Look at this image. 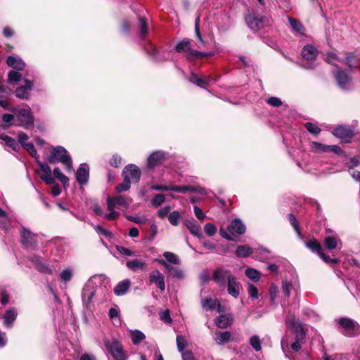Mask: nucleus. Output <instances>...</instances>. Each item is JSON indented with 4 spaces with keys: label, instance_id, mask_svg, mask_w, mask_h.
<instances>
[{
    "label": "nucleus",
    "instance_id": "28",
    "mask_svg": "<svg viewBox=\"0 0 360 360\" xmlns=\"http://www.w3.org/2000/svg\"><path fill=\"white\" fill-rule=\"evenodd\" d=\"M131 286V281L129 279H124L120 283L114 288V292L117 296L124 295Z\"/></svg>",
    "mask_w": 360,
    "mask_h": 360
},
{
    "label": "nucleus",
    "instance_id": "6",
    "mask_svg": "<svg viewBox=\"0 0 360 360\" xmlns=\"http://www.w3.org/2000/svg\"><path fill=\"white\" fill-rule=\"evenodd\" d=\"M286 325L292 330L295 336V340L304 342L306 331L302 322L297 321L293 315L289 314L285 321Z\"/></svg>",
    "mask_w": 360,
    "mask_h": 360
},
{
    "label": "nucleus",
    "instance_id": "27",
    "mask_svg": "<svg viewBox=\"0 0 360 360\" xmlns=\"http://www.w3.org/2000/svg\"><path fill=\"white\" fill-rule=\"evenodd\" d=\"M324 245L328 250H333L341 245V240L337 236H328L324 238Z\"/></svg>",
    "mask_w": 360,
    "mask_h": 360
},
{
    "label": "nucleus",
    "instance_id": "45",
    "mask_svg": "<svg viewBox=\"0 0 360 360\" xmlns=\"http://www.w3.org/2000/svg\"><path fill=\"white\" fill-rule=\"evenodd\" d=\"M53 174L64 186L68 184V177L63 174L58 167L54 168Z\"/></svg>",
    "mask_w": 360,
    "mask_h": 360
},
{
    "label": "nucleus",
    "instance_id": "5",
    "mask_svg": "<svg viewBox=\"0 0 360 360\" xmlns=\"http://www.w3.org/2000/svg\"><path fill=\"white\" fill-rule=\"evenodd\" d=\"M245 224L240 219H235L228 226V231L221 228L219 232L221 237L228 240L233 241L236 236L243 234L245 232Z\"/></svg>",
    "mask_w": 360,
    "mask_h": 360
},
{
    "label": "nucleus",
    "instance_id": "31",
    "mask_svg": "<svg viewBox=\"0 0 360 360\" xmlns=\"http://www.w3.org/2000/svg\"><path fill=\"white\" fill-rule=\"evenodd\" d=\"M231 339V333L229 331H219L215 333L214 340L219 345H224L228 343Z\"/></svg>",
    "mask_w": 360,
    "mask_h": 360
},
{
    "label": "nucleus",
    "instance_id": "17",
    "mask_svg": "<svg viewBox=\"0 0 360 360\" xmlns=\"http://www.w3.org/2000/svg\"><path fill=\"white\" fill-rule=\"evenodd\" d=\"M157 262L163 266L168 271V273L174 278L182 279L184 277V273L181 269L178 266H172L168 264L165 260L160 259Z\"/></svg>",
    "mask_w": 360,
    "mask_h": 360
},
{
    "label": "nucleus",
    "instance_id": "10",
    "mask_svg": "<svg viewBox=\"0 0 360 360\" xmlns=\"http://www.w3.org/2000/svg\"><path fill=\"white\" fill-rule=\"evenodd\" d=\"M122 176L124 179L129 180L131 183H137L141 178V171L137 166L129 165L124 168Z\"/></svg>",
    "mask_w": 360,
    "mask_h": 360
},
{
    "label": "nucleus",
    "instance_id": "41",
    "mask_svg": "<svg viewBox=\"0 0 360 360\" xmlns=\"http://www.w3.org/2000/svg\"><path fill=\"white\" fill-rule=\"evenodd\" d=\"M2 120L4 122V129H6L11 125H15V115L6 113L2 115Z\"/></svg>",
    "mask_w": 360,
    "mask_h": 360
},
{
    "label": "nucleus",
    "instance_id": "16",
    "mask_svg": "<svg viewBox=\"0 0 360 360\" xmlns=\"http://www.w3.org/2000/svg\"><path fill=\"white\" fill-rule=\"evenodd\" d=\"M149 281L150 283L155 284L160 291H165V276L159 270H153L150 273Z\"/></svg>",
    "mask_w": 360,
    "mask_h": 360
},
{
    "label": "nucleus",
    "instance_id": "39",
    "mask_svg": "<svg viewBox=\"0 0 360 360\" xmlns=\"http://www.w3.org/2000/svg\"><path fill=\"white\" fill-rule=\"evenodd\" d=\"M163 257L165 259V260L169 264H173L178 265L181 263L180 258L172 252H165L163 253Z\"/></svg>",
    "mask_w": 360,
    "mask_h": 360
},
{
    "label": "nucleus",
    "instance_id": "52",
    "mask_svg": "<svg viewBox=\"0 0 360 360\" xmlns=\"http://www.w3.org/2000/svg\"><path fill=\"white\" fill-rule=\"evenodd\" d=\"M288 219L290 223L291 224V225L293 226L295 231L297 232V235L299 236H301V232L299 229V225H298L297 221L295 215L292 214H288Z\"/></svg>",
    "mask_w": 360,
    "mask_h": 360
},
{
    "label": "nucleus",
    "instance_id": "48",
    "mask_svg": "<svg viewBox=\"0 0 360 360\" xmlns=\"http://www.w3.org/2000/svg\"><path fill=\"white\" fill-rule=\"evenodd\" d=\"M180 218V213L176 210L170 212L168 216V220L169 223L173 226L179 225Z\"/></svg>",
    "mask_w": 360,
    "mask_h": 360
},
{
    "label": "nucleus",
    "instance_id": "43",
    "mask_svg": "<svg viewBox=\"0 0 360 360\" xmlns=\"http://www.w3.org/2000/svg\"><path fill=\"white\" fill-rule=\"evenodd\" d=\"M245 273L248 278L254 281H259L261 276L260 272L253 268H247Z\"/></svg>",
    "mask_w": 360,
    "mask_h": 360
},
{
    "label": "nucleus",
    "instance_id": "61",
    "mask_svg": "<svg viewBox=\"0 0 360 360\" xmlns=\"http://www.w3.org/2000/svg\"><path fill=\"white\" fill-rule=\"evenodd\" d=\"M160 318L162 321H165L167 323H170L172 322V319L170 317L169 310H165L160 312Z\"/></svg>",
    "mask_w": 360,
    "mask_h": 360
},
{
    "label": "nucleus",
    "instance_id": "54",
    "mask_svg": "<svg viewBox=\"0 0 360 360\" xmlns=\"http://www.w3.org/2000/svg\"><path fill=\"white\" fill-rule=\"evenodd\" d=\"M304 127L309 132L315 135L319 134L321 131L320 128L317 127L316 124L311 122H307Z\"/></svg>",
    "mask_w": 360,
    "mask_h": 360
},
{
    "label": "nucleus",
    "instance_id": "8",
    "mask_svg": "<svg viewBox=\"0 0 360 360\" xmlns=\"http://www.w3.org/2000/svg\"><path fill=\"white\" fill-rule=\"evenodd\" d=\"M233 276L229 270L219 268L214 271L212 279L219 288H225L226 283Z\"/></svg>",
    "mask_w": 360,
    "mask_h": 360
},
{
    "label": "nucleus",
    "instance_id": "4",
    "mask_svg": "<svg viewBox=\"0 0 360 360\" xmlns=\"http://www.w3.org/2000/svg\"><path fill=\"white\" fill-rule=\"evenodd\" d=\"M326 61L332 65H336V62L345 64L351 70L360 67V56L353 53H349L345 59H340L335 53L329 52L327 55Z\"/></svg>",
    "mask_w": 360,
    "mask_h": 360
},
{
    "label": "nucleus",
    "instance_id": "18",
    "mask_svg": "<svg viewBox=\"0 0 360 360\" xmlns=\"http://www.w3.org/2000/svg\"><path fill=\"white\" fill-rule=\"evenodd\" d=\"M228 293L234 298H237L240 295L241 284L236 281L235 276L231 277V279L226 283Z\"/></svg>",
    "mask_w": 360,
    "mask_h": 360
},
{
    "label": "nucleus",
    "instance_id": "60",
    "mask_svg": "<svg viewBox=\"0 0 360 360\" xmlns=\"http://www.w3.org/2000/svg\"><path fill=\"white\" fill-rule=\"evenodd\" d=\"M122 158L118 155H113L110 160V164L114 167H118L121 165Z\"/></svg>",
    "mask_w": 360,
    "mask_h": 360
},
{
    "label": "nucleus",
    "instance_id": "59",
    "mask_svg": "<svg viewBox=\"0 0 360 360\" xmlns=\"http://www.w3.org/2000/svg\"><path fill=\"white\" fill-rule=\"evenodd\" d=\"M267 103L274 107H279L282 105V101L279 98L270 97L266 101Z\"/></svg>",
    "mask_w": 360,
    "mask_h": 360
},
{
    "label": "nucleus",
    "instance_id": "12",
    "mask_svg": "<svg viewBox=\"0 0 360 360\" xmlns=\"http://www.w3.org/2000/svg\"><path fill=\"white\" fill-rule=\"evenodd\" d=\"M245 21L251 30L256 31L265 25L267 19L266 17H257L254 14H249L246 16Z\"/></svg>",
    "mask_w": 360,
    "mask_h": 360
},
{
    "label": "nucleus",
    "instance_id": "2",
    "mask_svg": "<svg viewBox=\"0 0 360 360\" xmlns=\"http://www.w3.org/2000/svg\"><path fill=\"white\" fill-rule=\"evenodd\" d=\"M47 160L51 164L56 162H61L65 167L68 172H71L73 170L72 158L68 150L63 146L53 148Z\"/></svg>",
    "mask_w": 360,
    "mask_h": 360
},
{
    "label": "nucleus",
    "instance_id": "13",
    "mask_svg": "<svg viewBox=\"0 0 360 360\" xmlns=\"http://www.w3.org/2000/svg\"><path fill=\"white\" fill-rule=\"evenodd\" d=\"M334 77L340 88L348 90L352 86V79L344 70H340L335 72Z\"/></svg>",
    "mask_w": 360,
    "mask_h": 360
},
{
    "label": "nucleus",
    "instance_id": "44",
    "mask_svg": "<svg viewBox=\"0 0 360 360\" xmlns=\"http://www.w3.org/2000/svg\"><path fill=\"white\" fill-rule=\"evenodd\" d=\"M250 345L256 352H259L262 349L261 340L257 335H252L250 338Z\"/></svg>",
    "mask_w": 360,
    "mask_h": 360
},
{
    "label": "nucleus",
    "instance_id": "32",
    "mask_svg": "<svg viewBox=\"0 0 360 360\" xmlns=\"http://www.w3.org/2000/svg\"><path fill=\"white\" fill-rule=\"evenodd\" d=\"M0 139L4 141L6 145L15 151H18L20 148V146L16 140L5 134H0Z\"/></svg>",
    "mask_w": 360,
    "mask_h": 360
},
{
    "label": "nucleus",
    "instance_id": "58",
    "mask_svg": "<svg viewBox=\"0 0 360 360\" xmlns=\"http://www.w3.org/2000/svg\"><path fill=\"white\" fill-rule=\"evenodd\" d=\"M171 207L169 205L165 206L160 209L158 212V217L164 219L169 213H170Z\"/></svg>",
    "mask_w": 360,
    "mask_h": 360
},
{
    "label": "nucleus",
    "instance_id": "24",
    "mask_svg": "<svg viewBox=\"0 0 360 360\" xmlns=\"http://www.w3.org/2000/svg\"><path fill=\"white\" fill-rule=\"evenodd\" d=\"M30 259L32 262L35 264L37 269L40 271L46 274L52 273V269L43 262V259L40 257L34 255L32 256Z\"/></svg>",
    "mask_w": 360,
    "mask_h": 360
},
{
    "label": "nucleus",
    "instance_id": "35",
    "mask_svg": "<svg viewBox=\"0 0 360 360\" xmlns=\"http://www.w3.org/2000/svg\"><path fill=\"white\" fill-rule=\"evenodd\" d=\"M185 225L193 236H200L201 235V227L195 221L186 220Z\"/></svg>",
    "mask_w": 360,
    "mask_h": 360
},
{
    "label": "nucleus",
    "instance_id": "1",
    "mask_svg": "<svg viewBox=\"0 0 360 360\" xmlns=\"http://www.w3.org/2000/svg\"><path fill=\"white\" fill-rule=\"evenodd\" d=\"M132 200L125 195H116L114 197H108L106 200L107 209L110 212L105 214L104 217L108 220L116 219L120 213L115 210L116 207H123L127 209L131 205Z\"/></svg>",
    "mask_w": 360,
    "mask_h": 360
},
{
    "label": "nucleus",
    "instance_id": "57",
    "mask_svg": "<svg viewBox=\"0 0 360 360\" xmlns=\"http://www.w3.org/2000/svg\"><path fill=\"white\" fill-rule=\"evenodd\" d=\"M292 288V285L290 281H285L282 283V290L285 296H289Z\"/></svg>",
    "mask_w": 360,
    "mask_h": 360
},
{
    "label": "nucleus",
    "instance_id": "38",
    "mask_svg": "<svg viewBox=\"0 0 360 360\" xmlns=\"http://www.w3.org/2000/svg\"><path fill=\"white\" fill-rule=\"evenodd\" d=\"M131 338L134 345H137L146 338V335L139 330H131Z\"/></svg>",
    "mask_w": 360,
    "mask_h": 360
},
{
    "label": "nucleus",
    "instance_id": "29",
    "mask_svg": "<svg viewBox=\"0 0 360 360\" xmlns=\"http://www.w3.org/2000/svg\"><path fill=\"white\" fill-rule=\"evenodd\" d=\"M191 82H193L201 88H204V86L208 85L211 81V78L207 76H198L194 73L191 75L190 79Z\"/></svg>",
    "mask_w": 360,
    "mask_h": 360
},
{
    "label": "nucleus",
    "instance_id": "42",
    "mask_svg": "<svg viewBox=\"0 0 360 360\" xmlns=\"http://www.w3.org/2000/svg\"><path fill=\"white\" fill-rule=\"evenodd\" d=\"M191 48V42L188 39H184L178 43L175 47L178 53L188 52Z\"/></svg>",
    "mask_w": 360,
    "mask_h": 360
},
{
    "label": "nucleus",
    "instance_id": "53",
    "mask_svg": "<svg viewBox=\"0 0 360 360\" xmlns=\"http://www.w3.org/2000/svg\"><path fill=\"white\" fill-rule=\"evenodd\" d=\"M34 158L37 159L39 158V155L34 148L33 143L29 142L22 146Z\"/></svg>",
    "mask_w": 360,
    "mask_h": 360
},
{
    "label": "nucleus",
    "instance_id": "22",
    "mask_svg": "<svg viewBox=\"0 0 360 360\" xmlns=\"http://www.w3.org/2000/svg\"><path fill=\"white\" fill-rule=\"evenodd\" d=\"M333 134L341 139L344 142H349L352 137V131L349 129L342 126L336 127L333 131Z\"/></svg>",
    "mask_w": 360,
    "mask_h": 360
},
{
    "label": "nucleus",
    "instance_id": "7",
    "mask_svg": "<svg viewBox=\"0 0 360 360\" xmlns=\"http://www.w3.org/2000/svg\"><path fill=\"white\" fill-rule=\"evenodd\" d=\"M338 323L342 328L345 335L352 337L360 334V325L352 319L340 318Z\"/></svg>",
    "mask_w": 360,
    "mask_h": 360
},
{
    "label": "nucleus",
    "instance_id": "46",
    "mask_svg": "<svg viewBox=\"0 0 360 360\" xmlns=\"http://www.w3.org/2000/svg\"><path fill=\"white\" fill-rule=\"evenodd\" d=\"M139 25H140V37L144 39L148 33V27L146 19L142 17H139Z\"/></svg>",
    "mask_w": 360,
    "mask_h": 360
},
{
    "label": "nucleus",
    "instance_id": "50",
    "mask_svg": "<svg viewBox=\"0 0 360 360\" xmlns=\"http://www.w3.org/2000/svg\"><path fill=\"white\" fill-rule=\"evenodd\" d=\"M165 201V196L163 194H156L151 200L153 206L158 207Z\"/></svg>",
    "mask_w": 360,
    "mask_h": 360
},
{
    "label": "nucleus",
    "instance_id": "64",
    "mask_svg": "<svg viewBox=\"0 0 360 360\" xmlns=\"http://www.w3.org/2000/svg\"><path fill=\"white\" fill-rule=\"evenodd\" d=\"M248 292H249L250 297L254 298V299L257 298L258 290H257V288L254 285L249 284Z\"/></svg>",
    "mask_w": 360,
    "mask_h": 360
},
{
    "label": "nucleus",
    "instance_id": "19",
    "mask_svg": "<svg viewBox=\"0 0 360 360\" xmlns=\"http://www.w3.org/2000/svg\"><path fill=\"white\" fill-rule=\"evenodd\" d=\"M89 169L86 164H81L76 172L77 181L81 184H86L89 181Z\"/></svg>",
    "mask_w": 360,
    "mask_h": 360
},
{
    "label": "nucleus",
    "instance_id": "37",
    "mask_svg": "<svg viewBox=\"0 0 360 360\" xmlns=\"http://www.w3.org/2000/svg\"><path fill=\"white\" fill-rule=\"evenodd\" d=\"M305 245L311 252H315L317 255L321 253V251L323 250L322 246L319 243V241L316 239H310V240H307L305 242Z\"/></svg>",
    "mask_w": 360,
    "mask_h": 360
},
{
    "label": "nucleus",
    "instance_id": "9",
    "mask_svg": "<svg viewBox=\"0 0 360 360\" xmlns=\"http://www.w3.org/2000/svg\"><path fill=\"white\" fill-rule=\"evenodd\" d=\"M105 346L115 360L127 359V356L124 352L122 345L117 340H113L111 342H105Z\"/></svg>",
    "mask_w": 360,
    "mask_h": 360
},
{
    "label": "nucleus",
    "instance_id": "11",
    "mask_svg": "<svg viewBox=\"0 0 360 360\" xmlns=\"http://www.w3.org/2000/svg\"><path fill=\"white\" fill-rule=\"evenodd\" d=\"M96 286L92 278H90L85 284L82 290V301L86 305L89 304L96 295Z\"/></svg>",
    "mask_w": 360,
    "mask_h": 360
},
{
    "label": "nucleus",
    "instance_id": "30",
    "mask_svg": "<svg viewBox=\"0 0 360 360\" xmlns=\"http://www.w3.org/2000/svg\"><path fill=\"white\" fill-rule=\"evenodd\" d=\"M7 64L11 68L17 70H22L25 67V63L19 57L9 56L7 58Z\"/></svg>",
    "mask_w": 360,
    "mask_h": 360
},
{
    "label": "nucleus",
    "instance_id": "33",
    "mask_svg": "<svg viewBox=\"0 0 360 360\" xmlns=\"http://www.w3.org/2000/svg\"><path fill=\"white\" fill-rule=\"evenodd\" d=\"M253 252L252 248L248 245H238L236 250L235 254L238 257H248Z\"/></svg>",
    "mask_w": 360,
    "mask_h": 360
},
{
    "label": "nucleus",
    "instance_id": "21",
    "mask_svg": "<svg viewBox=\"0 0 360 360\" xmlns=\"http://www.w3.org/2000/svg\"><path fill=\"white\" fill-rule=\"evenodd\" d=\"M165 153L162 150H157L151 153L148 158V167L153 168L161 164L165 158Z\"/></svg>",
    "mask_w": 360,
    "mask_h": 360
},
{
    "label": "nucleus",
    "instance_id": "25",
    "mask_svg": "<svg viewBox=\"0 0 360 360\" xmlns=\"http://www.w3.org/2000/svg\"><path fill=\"white\" fill-rule=\"evenodd\" d=\"M288 22L292 30L300 36L305 35V28L302 22L294 18L288 17Z\"/></svg>",
    "mask_w": 360,
    "mask_h": 360
},
{
    "label": "nucleus",
    "instance_id": "23",
    "mask_svg": "<svg viewBox=\"0 0 360 360\" xmlns=\"http://www.w3.org/2000/svg\"><path fill=\"white\" fill-rule=\"evenodd\" d=\"M317 53V49L311 44L304 46L301 53L302 58L307 61L314 60L316 58Z\"/></svg>",
    "mask_w": 360,
    "mask_h": 360
},
{
    "label": "nucleus",
    "instance_id": "20",
    "mask_svg": "<svg viewBox=\"0 0 360 360\" xmlns=\"http://www.w3.org/2000/svg\"><path fill=\"white\" fill-rule=\"evenodd\" d=\"M17 316L18 311L15 307L8 309L3 316L4 325L8 328H12Z\"/></svg>",
    "mask_w": 360,
    "mask_h": 360
},
{
    "label": "nucleus",
    "instance_id": "3",
    "mask_svg": "<svg viewBox=\"0 0 360 360\" xmlns=\"http://www.w3.org/2000/svg\"><path fill=\"white\" fill-rule=\"evenodd\" d=\"M12 112L15 115V126L29 129L34 125V117L29 106L25 108H12Z\"/></svg>",
    "mask_w": 360,
    "mask_h": 360
},
{
    "label": "nucleus",
    "instance_id": "26",
    "mask_svg": "<svg viewBox=\"0 0 360 360\" xmlns=\"http://www.w3.org/2000/svg\"><path fill=\"white\" fill-rule=\"evenodd\" d=\"M233 318L231 314H221L216 318L214 323L219 328H226L232 323Z\"/></svg>",
    "mask_w": 360,
    "mask_h": 360
},
{
    "label": "nucleus",
    "instance_id": "63",
    "mask_svg": "<svg viewBox=\"0 0 360 360\" xmlns=\"http://www.w3.org/2000/svg\"><path fill=\"white\" fill-rule=\"evenodd\" d=\"M41 179L42 181H44L46 184H49V185L53 184L54 183V179L51 176V173L43 174L41 176Z\"/></svg>",
    "mask_w": 360,
    "mask_h": 360
},
{
    "label": "nucleus",
    "instance_id": "55",
    "mask_svg": "<svg viewBox=\"0 0 360 360\" xmlns=\"http://www.w3.org/2000/svg\"><path fill=\"white\" fill-rule=\"evenodd\" d=\"M204 230L208 236H212L217 232V227L214 224L208 223L205 224Z\"/></svg>",
    "mask_w": 360,
    "mask_h": 360
},
{
    "label": "nucleus",
    "instance_id": "34",
    "mask_svg": "<svg viewBox=\"0 0 360 360\" xmlns=\"http://www.w3.org/2000/svg\"><path fill=\"white\" fill-rule=\"evenodd\" d=\"M146 265V262L139 259L129 260L126 264L127 268L133 271H136L138 269H142Z\"/></svg>",
    "mask_w": 360,
    "mask_h": 360
},
{
    "label": "nucleus",
    "instance_id": "47",
    "mask_svg": "<svg viewBox=\"0 0 360 360\" xmlns=\"http://www.w3.org/2000/svg\"><path fill=\"white\" fill-rule=\"evenodd\" d=\"M73 276L72 269L70 268H67L63 269L60 274V278L61 281L64 282H68L71 281Z\"/></svg>",
    "mask_w": 360,
    "mask_h": 360
},
{
    "label": "nucleus",
    "instance_id": "56",
    "mask_svg": "<svg viewBox=\"0 0 360 360\" xmlns=\"http://www.w3.org/2000/svg\"><path fill=\"white\" fill-rule=\"evenodd\" d=\"M131 184V183L129 182V180L124 179V181L122 184L117 186V187H116L117 192L121 193L123 191H128L130 188Z\"/></svg>",
    "mask_w": 360,
    "mask_h": 360
},
{
    "label": "nucleus",
    "instance_id": "36",
    "mask_svg": "<svg viewBox=\"0 0 360 360\" xmlns=\"http://www.w3.org/2000/svg\"><path fill=\"white\" fill-rule=\"evenodd\" d=\"M201 304L203 309L212 311L217 308L218 300L215 298L206 297L202 300Z\"/></svg>",
    "mask_w": 360,
    "mask_h": 360
},
{
    "label": "nucleus",
    "instance_id": "40",
    "mask_svg": "<svg viewBox=\"0 0 360 360\" xmlns=\"http://www.w3.org/2000/svg\"><path fill=\"white\" fill-rule=\"evenodd\" d=\"M195 33L197 39H198L199 44H198V48L202 49L205 46V41L202 39V35L200 32V19L199 18H196L195 21Z\"/></svg>",
    "mask_w": 360,
    "mask_h": 360
},
{
    "label": "nucleus",
    "instance_id": "51",
    "mask_svg": "<svg viewBox=\"0 0 360 360\" xmlns=\"http://www.w3.org/2000/svg\"><path fill=\"white\" fill-rule=\"evenodd\" d=\"M22 77V75L17 71H10L8 75V82L10 84L20 81Z\"/></svg>",
    "mask_w": 360,
    "mask_h": 360
},
{
    "label": "nucleus",
    "instance_id": "62",
    "mask_svg": "<svg viewBox=\"0 0 360 360\" xmlns=\"http://www.w3.org/2000/svg\"><path fill=\"white\" fill-rule=\"evenodd\" d=\"M28 139L29 136H27V134L23 131L20 132L18 135V142L19 145L20 144L22 146L27 143L26 141H27Z\"/></svg>",
    "mask_w": 360,
    "mask_h": 360
},
{
    "label": "nucleus",
    "instance_id": "14",
    "mask_svg": "<svg viewBox=\"0 0 360 360\" xmlns=\"http://www.w3.org/2000/svg\"><path fill=\"white\" fill-rule=\"evenodd\" d=\"M21 242L25 248H32L37 243V236L33 234L30 230L22 228L21 230Z\"/></svg>",
    "mask_w": 360,
    "mask_h": 360
},
{
    "label": "nucleus",
    "instance_id": "15",
    "mask_svg": "<svg viewBox=\"0 0 360 360\" xmlns=\"http://www.w3.org/2000/svg\"><path fill=\"white\" fill-rule=\"evenodd\" d=\"M25 85L18 87L15 90V96L20 99L28 100L30 91L33 89V82L27 79H24Z\"/></svg>",
    "mask_w": 360,
    "mask_h": 360
},
{
    "label": "nucleus",
    "instance_id": "49",
    "mask_svg": "<svg viewBox=\"0 0 360 360\" xmlns=\"http://www.w3.org/2000/svg\"><path fill=\"white\" fill-rule=\"evenodd\" d=\"M187 345V340L184 336L179 335L176 336V345L180 352H184V349L186 347Z\"/></svg>",
    "mask_w": 360,
    "mask_h": 360
}]
</instances>
